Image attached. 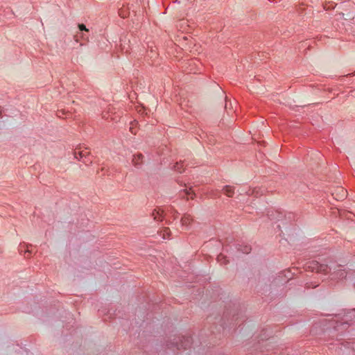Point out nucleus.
I'll return each mask as SVG.
<instances>
[{"mask_svg":"<svg viewBox=\"0 0 355 355\" xmlns=\"http://www.w3.org/2000/svg\"><path fill=\"white\" fill-rule=\"evenodd\" d=\"M191 344V338L183 336H173L166 341V347L174 350L175 349H187Z\"/></svg>","mask_w":355,"mask_h":355,"instance_id":"obj_1","label":"nucleus"},{"mask_svg":"<svg viewBox=\"0 0 355 355\" xmlns=\"http://www.w3.org/2000/svg\"><path fill=\"white\" fill-rule=\"evenodd\" d=\"M307 268L312 271L318 273L327 274L329 270L331 269L327 264H322L316 261H312L308 263Z\"/></svg>","mask_w":355,"mask_h":355,"instance_id":"obj_2","label":"nucleus"},{"mask_svg":"<svg viewBox=\"0 0 355 355\" xmlns=\"http://www.w3.org/2000/svg\"><path fill=\"white\" fill-rule=\"evenodd\" d=\"M334 272L331 274L334 279H343L346 277L347 272L345 269L342 268L340 265L337 266V268H334Z\"/></svg>","mask_w":355,"mask_h":355,"instance_id":"obj_3","label":"nucleus"},{"mask_svg":"<svg viewBox=\"0 0 355 355\" xmlns=\"http://www.w3.org/2000/svg\"><path fill=\"white\" fill-rule=\"evenodd\" d=\"M268 216L270 220L277 221L280 220L282 218L283 214L279 211L272 210L270 211H268Z\"/></svg>","mask_w":355,"mask_h":355,"instance_id":"obj_4","label":"nucleus"},{"mask_svg":"<svg viewBox=\"0 0 355 355\" xmlns=\"http://www.w3.org/2000/svg\"><path fill=\"white\" fill-rule=\"evenodd\" d=\"M143 159L144 155L141 153L134 155L132 160V164L137 168H141L143 164Z\"/></svg>","mask_w":355,"mask_h":355,"instance_id":"obj_5","label":"nucleus"},{"mask_svg":"<svg viewBox=\"0 0 355 355\" xmlns=\"http://www.w3.org/2000/svg\"><path fill=\"white\" fill-rule=\"evenodd\" d=\"M163 211L161 209H155L152 211L150 215L155 220L159 221L162 220Z\"/></svg>","mask_w":355,"mask_h":355,"instance_id":"obj_6","label":"nucleus"},{"mask_svg":"<svg viewBox=\"0 0 355 355\" xmlns=\"http://www.w3.org/2000/svg\"><path fill=\"white\" fill-rule=\"evenodd\" d=\"M193 219L191 215L184 214L181 219V223L183 226H188L193 222Z\"/></svg>","mask_w":355,"mask_h":355,"instance_id":"obj_7","label":"nucleus"},{"mask_svg":"<svg viewBox=\"0 0 355 355\" xmlns=\"http://www.w3.org/2000/svg\"><path fill=\"white\" fill-rule=\"evenodd\" d=\"M223 193L228 197H232L234 193V189L233 187L227 185L223 189Z\"/></svg>","mask_w":355,"mask_h":355,"instance_id":"obj_8","label":"nucleus"},{"mask_svg":"<svg viewBox=\"0 0 355 355\" xmlns=\"http://www.w3.org/2000/svg\"><path fill=\"white\" fill-rule=\"evenodd\" d=\"M88 155H89V152L87 150V149L83 150H80V151H78V152H76V151L74 152V157L76 159H79V158H82V157H86Z\"/></svg>","mask_w":355,"mask_h":355,"instance_id":"obj_9","label":"nucleus"},{"mask_svg":"<svg viewBox=\"0 0 355 355\" xmlns=\"http://www.w3.org/2000/svg\"><path fill=\"white\" fill-rule=\"evenodd\" d=\"M174 169L179 173H182V171H184L183 163L182 162H177L175 164V165L174 166Z\"/></svg>","mask_w":355,"mask_h":355,"instance_id":"obj_10","label":"nucleus"},{"mask_svg":"<svg viewBox=\"0 0 355 355\" xmlns=\"http://www.w3.org/2000/svg\"><path fill=\"white\" fill-rule=\"evenodd\" d=\"M171 231L168 227H165L162 231V237L163 239H168L170 236Z\"/></svg>","mask_w":355,"mask_h":355,"instance_id":"obj_11","label":"nucleus"},{"mask_svg":"<svg viewBox=\"0 0 355 355\" xmlns=\"http://www.w3.org/2000/svg\"><path fill=\"white\" fill-rule=\"evenodd\" d=\"M347 196V191L343 188H340L339 189V196H338V198L339 199H343L346 197Z\"/></svg>","mask_w":355,"mask_h":355,"instance_id":"obj_12","label":"nucleus"},{"mask_svg":"<svg viewBox=\"0 0 355 355\" xmlns=\"http://www.w3.org/2000/svg\"><path fill=\"white\" fill-rule=\"evenodd\" d=\"M217 259L218 261H219L220 263L226 264L227 263L226 258L223 254L218 255Z\"/></svg>","mask_w":355,"mask_h":355,"instance_id":"obj_13","label":"nucleus"},{"mask_svg":"<svg viewBox=\"0 0 355 355\" xmlns=\"http://www.w3.org/2000/svg\"><path fill=\"white\" fill-rule=\"evenodd\" d=\"M78 28L80 29V31H88L89 30L86 28V26L81 24H78Z\"/></svg>","mask_w":355,"mask_h":355,"instance_id":"obj_14","label":"nucleus"},{"mask_svg":"<svg viewBox=\"0 0 355 355\" xmlns=\"http://www.w3.org/2000/svg\"><path fill=\"white\" fill-rule=\"evenodd\" d=\"M241 250L243 253L248 254L251 250V248L250 246H245L244 249Z\"/></svg>","mask_w":355,"mask_h":355,"instance_id":"obj_15","label":"nucleus"},{"mask_svg":"<svg viewBox=\"0 0 355 355\" xmlns=\"http://www.w3.org/2000/svg\"><path fill=\"white\" fill-rule=\"evenodd\" d=\"M190 190H191V188L189 189V190L185 189L184 191V192L185 193L186 195H189L191 193Z\"/></svg>","mask_w":355,"mask_h":355,"instance_id":"obj_16","label":"nucleus"},{"mask_svg":"<svg viewBox=\"0 0 355 355\" xmlns=\"http://www.w3.org/2000/svg\"><path fill=\"white\" fill-rule=\"evenodd\" d=\"M81 37L83 39V40H88L87 37H85V35L83 34L81 35Z\"/></svg>","mask_w":355,"mask_h":355,"instance_id":"obj_17","label":"nucleus"},{"mask_svg":"<svg viewBox=\"0 0 355 355\" xmlns=\"http://www.w3.org/2000/svg\"><path fill=\"white\" fill-rule=\"evenodd\" d=\"M74 40H75L76 42H78V37L77 35L74 36Z\"/></svg>","mask_w":355,"mask_h":355,"instance_id":"obj_18","label":"nucleus"},{"mask_svg":"<svg viewBox=\"0 0 355 355\" xmlns=\"http://www.w3.org/2000/svg\"><path fill=\"white\" fill-rule=\"evenodd\" d=\"M130 131L132 132V134H135V135L136 134V133L132 130V128H130Z\"/></svg>","mask_w":355,"mask_h":355,"instance_id":"obj_19","label":"nucleus"},{"mask_svg":"<svg viewBox=\"0 0 355 355\" xmlns=\"http://www.w3.org/2000/svg\"><path fill=\"white\" fill-rule=\"evenodd\" d=\"M225 109H227L228 108V105H227V103H225Z\"/></svg>","mask_w":355,"mask_h":355,"instance_id":"obj_20","label":"nucleus"},{"mask_svg":"<svg viewBox=\"0 0 355 355\" xmlns=\"http://www.w3.org/2000/svg\"><path fill=\"white\" fill-rule=\"evenodd\" d=\"M1 114H2V110H1V109L0 108V116H1Z\"/></svg>","mask_w":355,"mask_h":355,"instance_id":"obj_21","label":"nucleus"},{"mask_svg":"<svg viewBox=\"0 0 355 355\" xmlns=\"http://www.w3.org/2000/svg\"><path fill=\"white\" fill-rule=\"evenodd\" d=\"M25 253H28V254H30V251H29L28 250H27L25 252Z\"/></svg>","mask_w":355,"mask_h":355,"instance_id":"obj_22","label":"nucleus"}]
</instances>
